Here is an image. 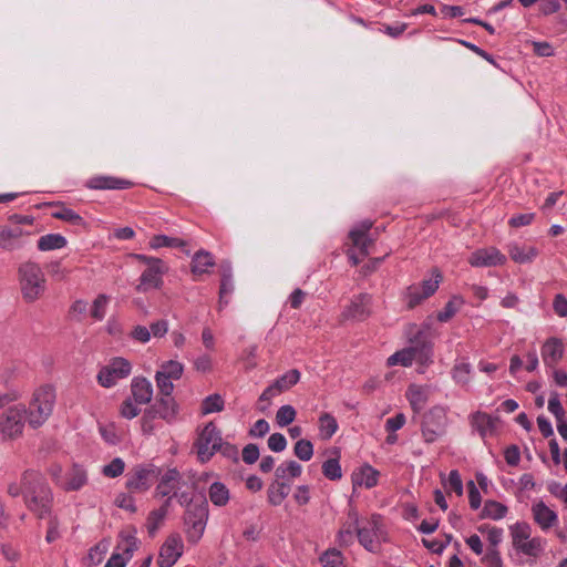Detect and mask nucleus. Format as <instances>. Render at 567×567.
<instances>
[{
    "label": "nucleus",
    "mask_w": 567,
    "mask_h": 567,
    "mask_svg": "<svg viewBox=\"0 0 567 567\" xmlns=\"http://www.w3.org/2000/svg\"><path fill=\"white\" fill-rule=\"evenodd\" d=\"M302 467L296 461H288L280 464L275 471V477L281 481L295 478L301 475Z\"/></svg>",
    "instance_id": "nucleus-38"
},
{
    "label": "nucleus",
    "mask_w": 567,
    "mask_h": 567,
    "mask_svg": "<svg viewBox=\"0 0 567 567\" xmlns=\"http://www.w3.org/2000/svg\"><path fill=\"white\" fill-rule=\"evenodd\" d=\"M159 474L161 471L154 466L137 467L127 478L126 486L132 492H145L158 478Z\"/></svg>",
    "instance_id": "nucleus-14"
},
{
    "label": "nucleus",
    "mask_w": 567,
    "mask_h": 567,
    "mask_svg": "<svg viewBox=\"0 0 567 567\" xmlns=\"http://www.w3.org/2000/svg\"><path fill=\"white\" fill-rule=\"evenodd\" d=\"M150 410L157 416L172 423L176 419L177 405L171 395L162 396L158 399Z\"/></svg>",
    "instance_id": "nucleus-24"
},
{
    "label": "nucleus",
    "mask_w": 567,
    "mask_h": 567,
    "mask_svg": "<svg viewBox=\"0 0 567 567\" xmlns=\"http://www.w3.org/2000/svg\"><path fill=\"white\" fill-rule=\"evenodd\" d=\"M224 405L225 402L219 394H210L202 402V413L209 414L214 412H220L224 410Z\"/></svg>",
    "instance_id": "nucleus-43"
},
{
    "label": "nucleus",
    "mask_w": 567,
    "mask_h": 567,
    "mask_svg": "<svg viewBox=\"0 0 567 567\" xmlns=\"http://www.w3.org/2000/svg\"><path fill=\"white\" fill-rule=\"evenodd\" d=\"M131 392L137 404H146L153 398L152 383L145 378H134L131 384Z\"/></svg>",
    "instance_id": "nucleus-25"
},
{
    "label": "nucleus",
    "mask_w": 567,
    "mask_h": 567,
    "mask_svg": "<svg viewBox=\"0 0 567 567\" xmlns=\"http://www.w3.org/2000/svg\"><path fill=\"white\" fill-rule=\"evenodd\" d=\"M471 423L472 426L480 433V435L485 437L494 432L496 419H493L486 413L477 412L472 415Z\"/></svg>",
    "instance_id": "nucleus-29"
},
{
    "label": "nucleus",
    "mask_w": 567,
    "mask_h": 567,
    "mask_svg": "<svg viewBox=\"0 0 567 567\" xmlns=\"http://www.w3.org/2000/svg\"><path fill=\"white\" fill-rule=\"evenodd\" d=\"M18 278L25 302L32 303L42 297L45 291V276L37 262H22L18 268Z\"/></svg>",
    "instance_id": "nucleus-2"
},
{
    "label": "nucleus",
    "mask_w": 567,
    "mask_h": 567,
    "mask_svg": "<svg viewBox=\"0 0 567 567\" xmlns=\"http://www.w3.org/2000/svg\"><path fill=\"white\" fill-rule=\"evenodd\" d=\"M432 349V342L419 334L414 340H411V344L409 347L390 355L386 360V364L389 367L396 364L410 367L413 361L421 364H427L431 362Z\"/></svg>",
    "instance_id": "nucleus-4"
},
{
    "label": "nucleus",
    "mask_w": 567,
    "mask_h": 567,
    "mask_svg": "<svg viewBox=\"0 0 567 567\" xmlns=\"http://www.w3.org/2000/svg\"><path fill=\"white\" fill-rule=\"evenodd\" d=\"M186 246V241L176 237H168L166 235H155L150 240V247L152 249H159L162 247L169 248H183Z\"/></svg>",
    "instance_id": "nucleus-39"
},
{
    "label": "nucleus",
    "mask_w": 567,
    "mask_h": 567,
    "mask_svg": "<svg viewBox=\"0 0 567 567\" xmlns=\"http://www.w3.org/2000/svg\"><path fill=\"white\" fill-rule=\"evenodd\" d=\"M445 487L450 491H454L458 496L463 494V483L456 470L450 472Z\"/></svg>",
    "instance_id": "nucleus-59"
},
{
    "label": "nucleus",
    "mask_w": 567,
    "mask_h": 567,
    "mask_svg": "<svg viewBox=\"0 0 567 567\" xmlns=\"http://www.w3.org/2000/svg\"><path fill=\"white\" fill-rule=\"evenodd\" d=\"M221 433L213 422H208L198 433L194 443L197 457L202 463L208 462L220 447Z\"/></svg>",
    "instance_id": "nucleus-6"
},
{
    "label": "nucleus",
    "mask_w": 567,
    "mask_h": 567,
    "mask_svg": "<svg viewBox=\"0 0 567 567\" xmlns=\"http://www.w3.org/2000/svg\"><path fill=\"white\" fill-rule=\"evenodd\" d=\"M564 355V344L558 338H549L542 347V359L546 367L554 369Z\"/></svg>",
    "instance_id": "nucleus-21"
},
{
    "label": "nucleus",
    "mask_w": 567,
    "mask_h": 567,
    "mask_svg": "<svg viewBox=\"0 0 567 567\" xmlns=\"http://www.w3.org/2000/svg\"><path fill=\"white\" fill-rule=\"evenodd\" d=\"M27 420V409L24 405H16L7 409L0 415V434L3 441H14L19 439L24 429Z\"/></svg>",
    "instance_id": "nucleus-5"
},
{
    "label": "nucleus",
    "mask_w": 567,
    "mask_h": 567,
    "mask_svg": "<svg viewBox=\"0 0 567 567\" xmlns=\"http://www.w3.org/2000/svg\"><path fill=\"white\" fill-rule=\"evenodd\" d=\"M406 398L412 410L419 413L427 402L429 389L426 386L411 384L406 390Z\"/></svg>",
    "instance_id": "nucleus-26"
},
{
    "label": "nucleus",
    "mask_w": 567,
    "mask_h": 567,
    "mask_svg": "<svg viewBox=\"0 0 567 567\" xmlns=\"http://www.w3.org/2000/svg\"><path fill=\"white\" fill-rule=\"evenodd\" d=\"M468 262L473 267H493L504 265L506 257L497 248L487 247L475 250L471 255Z\"/></svg>",
    "instance_id": "nucleus-17"
},
{
    "label": "nucleus",
    "mask_w": 567,
    "mask_h": 567,
    "mask_svg": "<svg viewBox=\"0 0 567 567\" xmlns=\"http://www.w3.org/2000/svg\"><path fill=\"white\" fill-rule=\"evenodd\" d=\"M296 410L292 405H282L276 413V422L279 426H287L296 419Z\"/></svg>",
    "instance_id": "nucleus-50"
},
{
    "label": "nucleus",
    "mask_w": 567,
    "mask_h": 567,
    "mask_svg": "<svg viewBox=\"0 0 567 567\" xmlns=\"http://www.w3.org/2000/svg\"><path fill=\"white\" fill-rule=\"evenodd\" d=\"M156 385L162 396L171 395L174 390L173 379L166 378L164 374L156 372Z\"/></svg>",
    "instance_id": "nucleus-58"
},
{
    "label": "nucleus",
    "mask_w": 567,
    "mask_h": 567,
    "mask_svg": "<svg viewBox=\"0 0 567 567\" xmlns=\"http://www.w3.org/2000/svg\"><path fill=\"white\" fill-rule=\"evenodd\" d=\"M481 533L487 534V540L489 543L488 548H497L503 539V529L495 526H481L478 528Z\"/></svg>",
    "instance_id": "nucleus-53"
},
{
    "label": "nucleus",
    "mask_w": 567,
    "mask_h": 567,
    "mask_svg": "<svg viewBox=\"0 0 567 567\" xmlns=\"http://www.w3.org/2000/svg\"><path fill=\"white\" fill-rule=\"evenodd\" d=\"M293 453L300 461H310L313 456V445L309 440L300 439L295 444Z\"/></svg>",
    "instance_id": "nucleus-45"
},
{
    "label": "nucleus",
    "mask_w": 567,
    "mask_h": 567,
    "mask_svg": "<svg viewBox=\"0 0 567 567\" xmlns=\"http://www.w3.org/2000/svg\"><path fill=\"white\" fill-rule=\"evenodd\" d=\"M553 308L557 316L567 317V299L563 295L555 296Z\"/></svg>",
    "instance_id": "nucleus-64"
},
{
    "label": "nucleus",
    "mask_w": 567,
    "mask_h": 567,
    "mask_svg": "<svg viewBox=\"0 0 567 567\" xmlns=\"http://www.w3.org/2000/svg\"><path fill=\"white\" fill-rule=\"evenodd\" d=\"M349 238L352 243V249L358 250L362 257H367L374 245V239L369 234H363V231H350Z\"/></svg>",
    "instance_id": "nucleus-32"
},
{
    "label": "nucleus",
    "mask_w": 567,
    "mask_h": 567,
    "mask_svg": "<svg viewBox=\"0 0 567 567\" xmlns=\"http://www.w3.org/2000/svg\"><path fill=\"white\" fill-rule=\"evenodd\" d=\"M259 458V449L256 444H247L243 450V461L246 464H254Z\"/></svg>",
    "instance_id": "nucleus-63"
},
{
    "label": "nucleus",
    "mask_w": 567,
    "mask_h": 567,
    "mask_svg": "<svg viewBox=\"0 0 567 567\" xmlns=\"http://www.w3.org/2000/svg\"><path fill=\"white\" fill-rule=\"evenodd\" d=\"M290 485L285 481L275 478V481L268 486L267 498L268 502L274 505H280L285 498L289 495Z\"/></svg>",
    "instance_id": "nucleus-28"
},
{
    "label": "nucleus",
    "mask_w": 567,
    "mask_h": 567,
    "mask_svg": "<svg viewBox=\"0 0 567 567\" xmlns=\"http://www.w3.org/2000/svg\"><path fill=\"white\" fill-rule=\"evenodd\" d=\"M320 561L323 567H343V557L337 549L327 550L321 557Z\"/></svg>",
    "instance_id": "nucleus-51"
},
{
    "label": "nucleus",
    "mask_w": 567,
    "mask_h": 567,
    "mask_svg": "<svg viewBox=\"0 0 567 567\" xmlns=\"http://www.w3.org/2000/svg\"><path fill=\"white\" fill-rule=\"evenodd\" d=\"M511 258L518 264L532 261L537 256V250L530 246H519L513 244L508 247Z\"/></svg>",
    "instance_id": "nucleus-35"
},
{
    "label": "nucleus",
    "mask_w": 567,
    "mask_h": 567,
    "mask_svg": "<svg viewBox=\"0 0 567 567\" xmlns=\"http://www.w3.org/2000/svg\"><path fill=\"white\" fill-rule=\"evenodd\" d=\"M209 499L216 506H224L229 501L228 488L219 482H215L209 487Z\"/></svg>",
    "instance_id": "nucleus-40"
},
{
    "label": "nucleus",
    "mask_w": 567,
    "mask_h": 567,
    "mask_svg": "<svg viewBox=\"0 0 567 567\" xmlns=\"http://www.w3.org/2000/svg\"><path fill=\"white\" fill-rule=\"evenodd\" d=\"M22 484L27 508L39 519L50 517L53 493L45 478L39 472L29 470L22 474Z\"/></svg>",
    "instance_id": "nucleus-1"
},
{
    "label": "nucleus",
    "mask_w": 567,
    "mask_h": 567,
    "mask_svg": "<svg viewBox=\"0 0 567 567\" xmlns=\"http://www.w3.org/2000/svg\"><path fill=\"white\" fill-rule=\"evenodd\" d=\"M86 472L80 466H73L66 474L63 488L65 491H78L86 483Z\"/></svg>",
    "instance_id": "nucleus-34"
},
{
    "label": "nucleus",
    "mask_w": 567,
    "mask_h": 567,
    "mask_svg": "<svg viewBox=\"0 0 567 567\" xmlns=\"http://www.w3.org/2000/svg\"><path fill=\"white\" fill-rule=\"evenodd\" d=\"M405 298L408 300V307L412 309L420 305L423 300L427 299L429 297H423L421 288L416 285H413L406 289Z\"/></svg>",
    "instance_id": "nucleus-55"
},
{
    "label": "nucleus",
    "mask_w": 567,
    "mask_h": 567,
    "mask_svg": "<svg viewBox=\"0 0 567 567\" xmlns=\"http://www.w3.org/2000/svg\"><path fill=\"white\" fill-rule=\"evenodd\" d=\"M125 470V463L121 457H115L111 463L104 465L102 473L106 477L115 478L123 474Z\"/></svg>",
    "instance_id": "nucleus-52"
},
{
    "label": "nucleus",
    "mask_w": 567,
    "mask_h": 567,
    "mask_svg": "<svg viewBox=\"0 0 567 567\" xmlns=\"http://www.w3.org/2000/svg\"><path fill=\"white\" fill-rule=\"evenodd\" d=\"M214 265L215 261L212 254L206 250H199L193 257L192 272L195 276L206 274Z\"/></svg>",
    "instance_id": "nucleus-33"
},
{
    "label": "nucleus",
    "mask_w": 567,
    "mask_h": 567,
    "mask_svg": "<svg viewBox=\"0 0 567 567\" xmlns=\"http://www.w3.org/2000/svg\"><path fill=\"white\" fill-rule=\"evenodd\" d=\"M181 473L175 468L167 470L159 477V482L156 487V494L163 497L171 494L177 495V491L181 488Z\"/></svg>",
    "instance_id": "nucleus-19"
},
{
    "label": "nucleus",
    "mask_w": 567,
    "mask_h": 567,
    "mask_svg": "<svg viewBox=\"0 0 567 567\" xmlns=\"http://www.w3.org/2000/svg\"><path fill=\"white\" fill-rule=\"evenodd\" d=\"M131 370V363L126 359L114 358L107 365L100 370L97 381L103 388H111L115 385L118 380L128 377Z\"/></svg>",
    "instance_id": "nucleus-11"
},
{
    "label": "nucleus",
    "mask_w": 567,
    "mask_h": 567,
    "mask_svg": "<svg viewBox=\"0 0 567 567\" xmlns=\"http://www.w3.org/2000/svg\"><path fill=\"white\" fill-rule=\"evenodd\" d=\"M354 534L358 536V514L355 512H350L348 522L339 530V544L343 546L352 544Z\"/></svg>",
    "instance_id": "nucleus-30"
},
{
    "label": "nucleus",
    "mask_w": 567,
    "mask_h": 567,
    "mask_svg": "<svg viewBox=\"0 0 567 567\" xmlns=\"http://www.w3.org/2000/svg\"><path fill=\"white\" fill-rule=\"evenodd\" d=\"M471 364L467 362H458L452 370V378L458 384L466 385L470 382Z\"/></svg>",
    "instance_id": "nucleus-47"
},
{
    "label": "nucleus",
    "mask_w": 567,
    "mask_h": 567,
    "mask_svg": "<svg viewBox=\"0 0 567 567\" xmlns=\"http://www.w3.org/2000/svg\"><path fill=\"white\" fill-rule=\"evenodd\" d=\"M66 246V239L60 234H49L40 237L38 249L41 251L61 249Z\"/></svg>",
    "instance_id": "nucleus-37"
},
{
    "label": "nucleus",
    "mask_w": 567,
    "mask_h": 567,
    "mask_svg": "<svg viewBox=\"0 0 567 567\" xmlns=\"http://www.w3.org/2000/svg\"><path fill=\"white\" fill-rule=\"evenodd\" d=\"M109 298L105 295H99L93 301V306L91 309V316L95 320H102L105 316V309L107 305Z\"/></svg>",
    "instance_id": "nucleus-56"
},
{
    "label": "nucleus",
    "mask_w": 567,
    "mask_h": 567,
    "mask_svg": "<svg viewBox=\"0 0 567 567\" xmlns=\"http://www.w3.org/2000/svg\"><path fill=\"white\" fill-rule=\"evenodd\" d=\"M234 291V284L231 280V274L230 270H224L221 274V281H220V288H219V310L223 308V306H226L228 303V300L226 297L230 295Z\"/></svg>",
    "instance_id": "nucleus-42"
},
{
    "label": "nucleus",
    "mask_w": 567,
    "mask_h": 567,
    "mask_svg": "<svg viewBox=\"0 0 567 567\" xmlns=\"http://www.w3.org/2000/svg\"><path fill=\"white\" fill-rule=\"evenodd\" d=\"M167 271L164 261L159 265L146 267L140 278V284L136 286L138 292H146L151 289H159L163 285V275Z\"/></svg>",
    "instance_id": "nucleus-15"
},
{
    "label": "nucleus",
    "mask_w": 567,
    "mask_h": 567,
    "mask_svg": "<svg viewBox=\"0 0 567 567\" xmlns=\"http://www.w3.org/2000/svg\"><path fill=\"white\" fill-rule=\"evenodd\" d=\"M532 513L535 523L538 524L543 530L549 529L558 520L557 514L550 509L543 501L533 504Z\"/></svg>",
    "instance_id": "nucleus-23"
},
{
    "label": "nucleus",
    "mask_w": 567,
    "mask_h": 567,
    "mask_svg": "<svg viewBox=\"0 0 567 567\" xmlns=\"http://www.w3.org/2000/svg\"><path fill=\"white\" fill-rule=\"evenodd\" d=\"M432 276L434 278L423 280L419 286L423 292V297H431L439 288L442 275L437 269H433Z\"/></svg>",
    "instance_id": "nucleus-49"
},
{
    "label": "nucleus",
    "mask_w": 567,
    "mask_h": 567,
    "mask_svg": "<svg viewBox=\"0 0 567 567\" xmlns=\"http://www.w3.org/2000/svg\"><path fill=\"white\" fill-rule=\"evenodd\" d=\"M300 372L297 369H291L286 372L284 375L278 378L272 384L264 390L261 395L259 396V402H267L265 405H259V410L261 412L266 411L271 398L288 391L293 385H296L300 380Z\"/></svg>",
    "instance_id": "nucleus-12"
},
{
    "label": "nucleus",
    "mask_w": 567,
    "mask_h": 567,
    "mask_svg": "<svg viewBox=\"0 0 567 567\" xmlns=\"http://www.w3.org/2000/svg\"><path fill=\"white\" fill-rule=\"evenodd\" d=\"M322 473L328 480H340L342 477V471L338 458H329L326 462H323Z\"/></svg>",
    "instance_id": "nucleus-48"
},
{
    "label": "nucleus",
    "mask_w": 567,
    "mask_h": 567,
    "mask_svg": "<svg viewBox=\"0 0 567 567\" xmlns=\"http://www.w3.org/2000/svg\"><path fill=\"white\" fill-rule=\"evenodd\" d=\"M121 543L117 548L121 553H113L104 567H125L134 550L137 549V540L134 536L121 534Z\"/></svg>",
    "instance_id": "nucleus-16"
},
{
    "label": "nucleus",
    "mask_w": 567,
    "mask_h": 567,
    "mask_svg": "<svg viewBox=\"0 0 567 567\" xmlns=\"http://www.w3.org/2000/svg\"><path fill=\"white\" fill-rule=\"evenodd\" d=\"M507 513V507L499 502L496 501H487L484 504L482 511V517L491 518V519H501Z\"/></svg>",
    "instance_id": "nucleus-41"
},
{
    "label": "nucleus",
    "mask_w": 567,
    "mask_h": 567,
    "mask_svg": "<svg viewBox=\"0 0 567 567\" xmlns=\"http://www.w3.org/2000/svg\"><path fill=\"white\" fill-rule=\"evenodd\" d=\"M24 231L19 228H12L7 225H0V249L12 251L22 247L21 237Z\"/></svg>",
    "instance_id": "nucleus-22"
},
{
    "label": "nucleus",
    "mask_w": 567,
    "mask_h": 567,
    "mask_svg": "<svg viewBox=\"0 0 567 567\" xmlns=\"http://www.w3.org/2000/svg\"><path fill=\"white\" fill-rule=\"evenodd\" d=\"M184 367L181 362L169 360L164 362L157 372L159 374H164L168 379L178 380L181 379Z\"/></svg>",
    "instance_id": "nucleus-44"
},
{
    "label": "nucleus",
    "mask_w": 567,
    "mask_h": 567,
    "mask_svg": "<svg viewBox=\"0 0 567 567\" xmlns=\"http://www.w3.org/2000/svg\"><path fill=\"white\" fill-rule=\"evenodd\" d=\"M287 446V440L281 433H274L268 439V447L272 452H282Z\"/></svg>",
    "instance_id": "nucleus-62"
},
{
    "label": "nucleus",
    "mask_w": 567,
    "mask_h": 567,
    "mask_svg": "<svg viewBox=\"0 0 567 567\" xmlns=\"http://www.w3.org/2000/svg\"><path fill=\"white\" fill-rule=\"evenodd\" d=\"M54 402L55 392L51 385L38 388L27 410L29 425L33 429L40 427L51 415Z\"/></svg>",
    "instance_id": "nucleus-3"
},
{
    "label": "nucleus",
    "mask_w": 567,
    "mask_h": 567,
    "mask_svg": "<svg viewBox=\"0 0 567 567\" xmlns=\"http://www.w3.org/2000/svg\"><path fill=\"white\" fill-rule=\"evenodd\" d=\"M52 216L56 219H61L68 223H71L72 225H82L83 218L76 214L74 210L62 207L60 210L54 212Z\"/></svg>",
    "instance_id": "nucleus-54"
},
{
    "label": "nucleus",
    "mask_w": 567,
    "mask_h": 567,
    "mask_svg": "<svg viewBox=\"0 0 567 567\" xmlns=\"http://www.w3.org/2000/svg\"><path fill=\"white\" fill-rule=\"evenodd\" d=\"M169 504H171V497L165 501V503L163 504V506L161 508L152 511L150 513V515L147 517L146 527H147L148 534L151 536L155 535L158 527L163 523V520L167 514Z\"/></svg>",
    "instance_id": "nucleus-36"
},
{
    "label": "nucleus",
    "mask_w": 567,
    "mask_h": 567,
    "mask_svg": "<svg viewBox=\"0 0 567 567\" xmlns=\"http://www.w3.org/2000/svg\"><path fill=\"white\" fill-rule=\"evenodd\" d=\"M358 539L359 543L371 553H375L380 549L381 543L385 540V533L382 528L381 517L379 515H372L362 523L358 520Z\"/></svg>",
    "instance_id": "nucleus-7"
},
{
    "label": "nucleus",
    "mask_w": 567,
    "mask_h": 567,
    "mask_svg": "<svg viewBox=\"0 0 567 567\" xmlns=\"http://www.w3.org/2000/svg\"><path fill=\"white\" fill-rule=\"evenodd\" d=\"M371 296L368 293H361L351 300V303L342 312L344 319H351L357 321L365 320L370 313Z\"/></svg>",
    "instance_id": "nucleus-18"
},
{
    "label": "nucleus",
    "mask_w": 567,
    "mask_h": 567,
    "mask_svg": "<svg viewBox=\"0 0 567 567\" xmlns=\"http://www.w3.org/2000/svg\"><path fill=\"white\" fill-rule=\"evenodd\" d=\"M379 472L370 465L362 466L359 471L352 474L353 486H364L372 488L378 484Z\"/></svg>",
    "instance_id": "nucleus-27"
},
{
    "label": "nucleus",
    "mask_w": 567,
    "mask_h": 567,
    "mask_svg": "<svg viewBox=\"0 0 567 567\" xmlns=\"http://www.w3.org/2000/svg\"><path fill=\"white\" fill-rule=\"evenodd\" d=\"M184 549L182 537L178 534L169 535L162 545L157 558L159 567H172L182 556Z\"/></svg>",
    "instance_id": "nucleus-13"
},
{
    "label": "nucleus",
    "mask_w": 567,
    "mask_h": 567,
    "mask_svg": "<svg viewBox=\"0 0 567 567\" xmlns=\"http://www.w3.org/2000/svg\"><path fill=\"white\" fill-rule=\"evenodd\" d=\"M512 545L515 550L526 556L536 557L543 550L540 538L530 537V526L527 523H516L511 527Z\"/></svg>",
    "instance_id": "nucleus-8"
},
{
    "label": "nucleus",
    "mask_w": 567,
    "mask_h": 567,
    "mask_svg": "<svg viewBox=\"0 0 567 567\" xmlns=\"http://www.w3.org/2000/svg\"><path fill=\"white\" fill-rule=\"evenodd\" d=\"M463 305V299L460 297H453L443 308L442 311L437 313V320L441 322L449 321L454 315L458 311L460 307Z\"/></svg>",
    "instance_id": "nucleus-46"
},
{
    "label": "nucleus",
    "mask_w": 567,
    "mask_h": 567,
    "mask_svg": "<svg viewBox=\"0 0 567 567\" xmlns=\"http://www.w3.org/2000/svg\"><path fill=\"white\" fill-rule=\"evenodd\" d=\"M157 416L150 410V408L144 412L141 419V429L143 434L151 435L155 431V419Z\"/></svg>",
    "instance_id": "nucleus-57"
},
{
    "label": "nucleus",
    "mask_w": 567,
    "mask_h": 567,
    "mask_svg": "<svg viewBox=\"0 0 567 567\" xmlns=\"http://www.w3.org/2000/svg\"><path fill=\"white\" fill-rule=\"evenodd\" d=\"M338 422L337 419L328 413L323 412L320 414L318 420V429H319V436L321 440L327 441L330 440L336 432L338 431Z\"/></svg>",
    "instance_id": "nucleus-31"
},
{
    "label": "nucleus",
    "mask_w": 567,
    "mask_h": 567,
    "mask_svg": "<svg viewBox=\"0 0 567 567\" xmlns=\"http://www.w3.org/2000/svg\"><path fill=\"white\" fill-rule=\"evenodd\" d=\"M447 424L446 411L442 406H433L423 416L422 435L426 443L435 442L445 433Z\"/></svg>",
    "instance_id": "nucleus-10"
},
{
    "label": "nucleus",
    "mask_w": 567,
    "mask_h": 567,
    "mask_svg": "<svg viewBox=\"0 0 567 567\" xmlns=\"http://www.w3.org/2000/svg\"><path fill=\"white\" fill-rule=\"evenodd\" d=\"M133 185L132 182L114 176H93L86 181L85 187L89 189H126Z\"/></svg>",
    "instance_id": "nucleus-20"
},
{
    "label": "nucleus",
    "mask_w": 567,
    "mask_h": 567,
    "mask_svg": "<svg viewBox=\"0 0 567 567\" xmlns=\"http://www.w3.org/2000/svg\"><path fill=\"white\" fill-rule=\"evenodd\" d=\"M548 410L555 415L556 419L565 416L564 408L560 403L559 395L557 392H551L548 400Z\"/></svg>",
    "instance_id": "nucleus-61"
},
{
    "label": "nucleus",
    "mask_w": 567,
    "mask_h": 567,
    "mask_svg": "<svg viewBox=\"0 0 567 567\" xmlns=\"http://www.w3.org/2000/svg\"><path fill=\"white\" fill-rule=\"evenodd\" d=\"M483 563L487 567H503V560L497 548H488L483 557Z\"/></svg>",
    "instance_id": "nucleus-60"
},
{
    "label": "nucleus",
    "mask_w": 567,
    "mask_h": 567,
    "mask_svg": "<svg viewBox=\"0 0 567 567\" xmlns=\"http://www.w3.org/2000/svg\"><path fill=\"white\" fill-rule=\"evenodd\" d=\"M208 517V506L205 501L199 504L189 505L185 513L186 535L189 542L197 543L205 530Z\"/></svg>",
    "instance_id": "nucleus-9"
}]
</instances>
